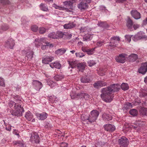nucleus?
<instances>
[{"label":"nucleus","instance_id":"f257e3e1","mask_svg":"<svg viewBox=\"0 0 147 147\" xmlns=\"http://www.w3.org/2000/svg\"><path fill=\"white\" fill-rule=\"evenodd\" d=\"M120 88L119 84H113L101 90L100 96L102 99L107 102H110L112 100L113 93L119 90Z\"/></svg>","mask_w":147,"mask_h":147},{"label":"nucleus","instance_id":"f03ea898","mask_svg":"<svg viewBox=\"0 0 147 147\" xmlns=\"http://www.w3.org/2000/svg\"><path fill=\"white\" fill-rule=\"evenodd\" d=\"M17 97H15V101L17 102L15 103L14 102H11L9 104V106L11 107L13 105H14V107L15 110L12 111L11 114L13 115L17 116H20L22 115V113L24 111V109L23 107L19 105L18 103L20 101L19 99H17Z\"/></svg>","mask_w":147,"mask_h":147},{"label":"nucleus","instance_id":"7ed1b4c3","mask_svg":"<svg viewBox=\"0 0 147 147\" xmlns=\"http://www.w3.org/2000/svg\"><path fill=\"white\" fill-rule=\"evenodd\" d=\"M63 3L65 7L58 6L56 8L59 9L61 10L71 11V10L70 9H72L73 8V3L70 1H66L64 2Z\"/></svg>","mask_w":147,"mask_h":147},{"label":"nucleus","instance_id":"20e7f679","mask_svg":"<svg viewBox=\"0 0 147 147\" xmlns=\"http://www.w3.org/2000/svg\"><path fill=\"white\" fill-rule=\"evenodd\" d=\"M91 115L89 117V122L92 123L95 121L98 116L99 113L96 110H93L90 112Z\"/></svg>","mask_w":147,"mask_h":147},{"label":"nucleus","instance_id":"39448f33","mask_svg":"<svg viewBox=\"0 0 147 147\" xmlns=\"http://www.w3.org/2000/svg\"><path fill=\"white\" fill-rule=\"evenodd\" d=\"M120 40V38L119 37L114 36L112 37L110 39L109 45L113 48L116 47L118 45L119 42Z\"/></svg>","mask_w":147,"mask_h":147},{"label":"nucleus","instance_id":"423d86ee","mask_svg":"<svg viewBox=\"0 0 147 147\" xmlns=\"http://www.w3.org/2000/svg\"><path fill=\"white\" fill-rule=\"evenodd\" d=\"M119 144L121 147H125L128 144V141L127 139L124 136H122L118 140Z\"/></svg>","mask_w":147,"mask_h":147},{"label":"nucleus","instance_id":"0eeeda50","mask_svg":"<svg viewBox=\"0 0 147 147\" xmlns=\"http://www.w3.org/2000/svg\"><path fill=\"white\" fill-rule=\"evenodd\" d=\"M30 140L33 143H38L39 142L40 138L37 133L32 132L31 133Z\"/></svg>","mask_w":147,"mask_h":147},{"label":"nucleus","instance_id":"6e6552de","mask_svg":"<svg viewBox=\"0 0 147 147\" xmlns=\"http://www.w3.org/2000/svg\"><path fill=\"white\" fill-rule=\"evenodd\" d=\"M127 56V55L126 54H121L116 57L115 59L117 62L123 63L125 62Z\"/></svg>","mask_w":147,"mask_h":147},{"label":"nucleus","instance_id":"1a4fd4ad","mask_svg":"<svg viewBox=\"0 0 147 147\" xmlns=\"http://www.w3.org/2000/svg\"><path fill=\"white\" fill-rule=\"evenodd\" d=\"M14 45V41L12 38H10L8 39L5 42L4 46L5 47L7 48L12 49Z\"/></svg>","mask_w":147,"mask_h":147},{"label":"nucleus","instance_id":"9d476101","mask_svg":"<svg viewBox=\"0 0 147 147\" xmlns=\"http://www.w3.org/2000/svg\"><path fill=\"white\" fill-rule=\"evenodd\" d=\"M54 57L52 56H46V57H43L42 59V62L45 64H49V63L51 62L54 59Z\"/></svg>","mask_w":147,"mask_h":147},{"label":"nucleus","instance_id":"9b49d317","mask_svg":"<svg viewBox=\"0 0 147 147\" xmlns=\"http://www.w3.org/2000/svg\"><path fill=\"white\" fill-rule=\"evenodd\" d=\"M147 71V63L142 64L140 68L138 69L139 73L144 74Z\"/></svg>","mask_w":147,"mask_h":147},{"label":"nucleus","instance_id":"f8f14e48","mask_svg":"<svg viewBox=\"0 0 147 147\" xmlns=\"http://www.w3.org/2000/svg\"><path fill=\"white\" fill-rule=\"evenodd\" d=\"M107 83L103 81H99L95 82L93 84L94 87L96 88H101L103 86H106Z\"/></svg>","mask_w":147,"mask_h":147},{"label":"nucleus","instance_id":"ddd939ff","mask_svg":"<svg viewBox=\"0 0 147 147\" xmlns=\"http://www.w3.org/2000/svg\"><path fill=\"white\" fill-rule=\"evenodd\" d=\"M25 117L26 119L29 121H31L32 122L35 121V119L33 118V114L30 111H28L26 113L25 115Z\"/></svg>","mask_w":147,"mask_h":147},{"label":"nucleus","instance_id":"4468645a","mask_svg":"<svg viewBox=\"0 0 147 147\" xmlns=\"http://www.w3.org/2000/svg\"><path fill=\"white\" fill-rule=\"evenodd\" d=\"M36 115L38 119L43 120L46 119L48 116V114L46 113L42 112L41 113H37Z\"/></svg>","mask_w":147,"mask_h":147},{"label":"nucleus","instance_id":"2eb2a0df","mask_svg":"<svg viewBox=\"0 0 147 147\" xmlns=\"http://www.w3.org/2000/svg\"><path fill=\"white\" fill-rule=\"evenodd\" d=\"M95 48L91 49H88L85 47H82V51L84 52H86L88 54L91 55L94 53Z\"/></svg>","mask_w":147,"mask_h":147},{"label":"nucleus","instance_id":"dca6fc26","mask_svg":"<svg viewBox=\"0 0 147 147\" xmlns=\"http://www.w3.org/2000/svg\"><path fill=\"white\" fill-rule=\"evenodd\" d=\"M131 13L132 16L136 19H139L141 17L140 13L137 10H132Z\"/></svg>","mask_w":147,"mask_h":147},{"label":"nucleus","instance_id":"f3484780","mask_svg":"<svg viewBox=\"0 0 147 147\" xmlns=\"http://www.w3.org/2000/svg\"><path fill=\"white\" fill-rule=\"evenodd\" d=\"M50 66L52 68H55L58 69H60L61 65L58 61H55L49 64Z\"/></svg>","mask_w":147,"mask_h":147},{"label":"nucleus","instance_id":"a211bd4d","mask_svg":"<svg viewBox=\"0 0 147 147\" xmlns=\"http://www.w3.org/2000/svg\"><path fill=\"white\" fill-rule=\"evenodd\" d=\"M33 85L36 87L37 89L40 90L42 87V83L38 81L35 80L33 81Z\"/></svg>","mask_w":147,"mask_h":147},{"label":"nucleus","instance_id":"6ab92c4d","mask_svg":"<svg viewBox=\"0 0 147 147\" xmlns=\"http://www.w3.org/2000/svg\"><path fill=\"white\" fill-rule=\"evenodd\" d=\"M75 26L76 24L73 22L65 24L64 25L63 27L65 29H69L75 27Z\"/></svg>","mask_w":147,"mask_h":147},{"label":"nucleus","instance_id":"aec40b11","mask_svg":"<svg viewBox=\"0 0 147 147\" xmlns=\"http://www.w3.org/2000/svg\"><path fill=\"white\" fill-rule=\"evenodd\" d=\"M47 39L45 38H42L40 39L37 38L35 39V41L38 42L40 44H42L43 43H47Z\"/></svg>","mask_w":147,"mask_h":147},{"label":"nucleus","instance_id":"412c9836","mask_svg":"<svg viewBox=\"0 0 147 147\" xmlns=\"http://www.w3.org/2000/svg\"><path fill=\"white\" fill-rule=\"evenodd\" d=\"M67 62L69 64V67H71L72 68L75 67L78 64H77V61H74L72 60L68 61Z\"/></svg>","mask_w":147,"mask_h":147},{"label":"nucleus","instance_id":"4be33fe9","mask_svg":"<svg viewBox=\"0 0 147 147\" xmlns=\"http://www.w3.org/2000/svg\"><path fill=\"white\" fill-rule=\"evenodd\" d=\"M90 81V79L86 76H82L81 79V81L83 83H89Z\"/></svg>","mask_w":147,"mask_h":147},{"label":"nucleus","instance_id":"5701e85b","mask_svg":"<svg viewBox=\"0 0 147 147\" xmlns=\"http://www.w3.org/2000/svg\"><path fill=\"white\" fill-rule=\"evenodd\" d=\"M13 144L14 145H18L21 147H24L25 144L22 140L17 141L13 142Z\"/></svg>","mask_w":147,"mask_h":147},{"label":"nucleus","instance_id":"b1692460","mask_svg":"<svg viewBox=\"0 0 147 147\" xmlns=\"http://www.w3.org/2000/svg\"><path fill=\"white\" fill-rule=\"evenodd\" d=\"M66 50L64 48L59 49L55 51V53L58 55H62L65 53Z\"/></svg>","mask_w":147,"mask_h":147},{"label":"nucleus","instance_id":"393cba45","mask_svg":"<svg viewBox=\"0 0 147 147\" xmlns=\"http://www.w3.org/2000/svg\"><path fill=\"white\" fill-rule=\"evenodd\" d=\"M136 35L138 36V39H139V40L142 38L147 39V36L145 35L142 32H140L136 34Z\"/></svg>","mask_w":147,"mask_h":147},{"label":"nucleus","instance_id":"a878e982","mask_svg":"<svg viewBox=\"0 0 147 147\" xmlns=\"http://www.w3.org/2000/svg\"><path fill=\"white\" fill-rule=\"evenodd\" d=\"M86 96L88 97L89 95L87 94L83 93L81 92L76 94V97H77V98H82L83 97L85 98Z\"/></svg>","mask_w":147,"mask_h":147},{"label":"nucleus","instance_id":"bb28decb","mask_svg":"<svg viewBox=\"0 0 147 147\" xmlns=\"http://www.w3.org/2000/svg\"><path fill=\"white\" fill-rule=\"evenodd\" d=\"M77 67L79 71L83 72L85 66L82 63H79L77 65Z\"/></svg>","mask_w":147,"mask_h":147},{"label":"nucleus","instance_id":"cd10ccee","mask_svg":"<svg viewBox=\"0 0 147 147\" xmlns=\"http://www.w3.org/2000/svg\"><path fill=\"white\" fill-rule=\"evenodd\" d=\"M40 9L42 11H48V7L47 5L43 3H41L40 5Z\"/></svg>","mask_w":147,"mask_h":147},{"label":"nucleus","instance_id":"c85d7f7f","mask_svg":"<svg viewBox=\"0 0 147 147\" xmlns=\"http://www.w3.org/2000/svg\"><path fill=\"white\" fill-rule=\"evenodd\" d=\"M129 58L130 61L133 62L138 59V56L136 54H132L130 55Z\"/></svg>","mask_w":147,"mask_h":147},{"label":"nucleus","instance_id":"c756f323","mask_svg":"<svg viewBox=\"0 0 147 147\" xmlns=\"http://www.w3.org/2000/svg\"><path fill=\"white\" fill-rule=\"evenodd\" d=\"M99 26L104 28H107L109 27V25L106 22H99L98 24Z\"/></svg>","mask_w":147,"mask_h":147},{"label":"nucleus","instance_id":"7c9ffc66","mask_svg":"<svg viewBox=\"0 0 147 147\" xmlns=\"http://www.w3.org/2000/svg\"><path fill=\"white\" fill-rule=\"evenodd\" d=\"M63 35V32L60 31H58L56 33H55V37H57V38H56V39L61 38H62Z\"/></svg>","mask_w":147,"mask_h":147},{"label":"nucleus","instance_id":"2f4dec72","mask_svg":"<svg viewBox=\"0 0 147 147\" xmlns=\"http://www.w3.org/2000/svg\"><path fill=\"white\" fill-rule=\"evenodd\" d=\"M81 119L83 121H88V122H89V117L87 115L82 114L81 116Z\"/></svg>","mask_w":147,"mask_h":147},{"label":"nucleus","instance_id":"473e14b6","mask_svg":"<svg viewBox=\"0 0 147 147\" xmlns=\"http://www.w3.org/2000/svg\"><path fill=\"white\" fill-rule=\"evenodd\" d=\"M121 89L124 90H126L128 89L129 86L127 83H123L121 85Z\"/></svg>","mask_w":147,"mask_h":147},{"label":"nucleus","instance_id":"72a5a7b5","mask_svg":"<svg viewBox=\"0 0 147 147\" xmlns=\"http://www.w3.org/2000/svg\"><path fill=\"white\" fill-rule=\"evenodd\" d=\"M133 25V22L130 19L128 18L127 21V27L129 28H131Z\"/></svg>","mask_w":147,"mask_h":147},{"label":"nucleus","instance_id":"f704fd0d","mask_svg":"<svg viewBox=\"0 0 147 147\" xmlns=\"http://www.w3.org/2000/svg\"><path fill=\"white\" fill-rule=\"evenodd\" d=\"M103 127L104 129H115L114 125L110 124L105 125Z\"/></svg>","mask_w":147,"mask_h":147},{"label":"nucleus","instance_id":"c9c22d12","mask_svg":"<svg viewBox=\"0 0 147 147\" xmlns=\"http://www.w3.org/2000/svg\"><path fill=\"white\" fill-rule=\"evenodd\" d=\"M130 115L133 116H135L137 115L138 113L137 110L135 109H132L130 110L129 112Z\"/></svg>","mask_w":147,"mask_h":147},{"label":"nucleus","instance_id":"e433bc0d","mask_svg":"<svg viewBox=\"0 0 147 147\" xmlns=\"http://www.w3.org/2000/svg\"><path fill=\"white\" fill-rule=\"evenodd\" d=\"M64 76L62 75H57L55 76L54 77V79L57 81H59L64 78Z\"/></svg>","mask_w":147,"mask_h":147},{"label":"nucleus","instance_id":"4c0bfd02","mask_svg":"<svg viewBox=\"0 0 147 147\" xmlns=\"http://www.w3.org/2000/svg\"><path fill=\"white\" fill-rule=\"evenodd\" d=\"M103 117L104 119H105L108 121L112 119V117L108 114H104L103 115Z\"/></svg>","mask_w":147,"mask_h":147},{"label":"nucleus","instance_id":"58836bf2","mask_svg":"<svg viewBox=\"0 0 147 147\" xmlns=\"http://www.w3.org/2000/svg\"><path fill=\"white\" fill-rule=\"evenodd\" d=\"M76 56L78 57L82 58L85 56L84 54L82 53H75Z\"/></svg>","mask_w":147,"mask_h":147},{"label":"nucleus","instance_id":"ea45409f","mask_svg":"<svg viewBox=\"0 0 147 147\" xmlns=\"http://www.w3.org/2000/svg\"><path fill=\"white\" fill-rule=\"evenodd\" d=\"M96 63L94 60H90L88 62V64L90 66H92L96 64Z\"/></svg>","mask_w":147,"mask_h":147},{"label":"nucleus","instance_id":"a19ab883","mask_svg":"<svg viewBox=\"0 0 147 147\" xmlns=\"http://www.w3.org/2000/svg\"><path fill=\"white\" fill-rule=\"evenodd\" d=\"M32 30L34 32L37 31L38 29V27L36 25H33L31 27Z\"/></svg>","mask_w":147,"mask_h":147},{"label":"nucleus","instance_id":"79ce46f5","mask_svg":"<svg viewBox=\"0 0 147 147\" xmlns=\"http://www.w3.org/2000/svg\"><path fill=\"white\" fill-rule=\"evenodd\" d=\"M55 32H52L49 34L48 35V36L50 38H52L53 39H56L57 37H55Z\"/></svg>","mask_w":147,"mask_h":147},{"label":"nucleus","instance_id":"37998d69","mask_svg":"<svg viewBox=\"0 0 147 147\" xmlns=\"http://www.w3.org/2000/svg\"><path fill=\"white\" fill-rule=\"evenodd\" d=\"M100 71H101L98 72V74L101 76L105 75V69L103 70V69H102L101 68H100Z\"/></svg>","mask_w":147,"mask_h":147},{"label":"nucleus","instance_id":"c03bdc74","mask_svg":"<svg viewBox=\"0 0 147 147\" xmlns=\"http://www.w3.org/2000/svg\"><path fill=\"white\" fill-rule=\"evenodd\" d=\"M47 82L49 85L51 87H53L52 85L54 86L56 84L54 82L49 80H48L47 81Z\"/></svg>","mask_w":147,"mask_h":147},{"label":"nucleus","instance_id":"a18cd8bd","mask_svg":"<svg viewBox=\"0 0 147 147\" xmlns=\"http://www.w3.org/2000/svg\"><path fill=\"white\" fill-rule=\"evenodd\" d=\"M33 52L31 51L30 53L28 54L27 53V57L28 59L30 60L33 57Z\"/></svg>","mask_w":147,"mask_h":147},{"label":"nucleus","instance_id":"49530a36","mask_svg":"<svg viewBox=\"0 0 147 147\" xmlns=\"http://www.w3.org/2000/svg\"><path fill=\"white\" fill-rule=\"evenodd\" d=\"M46 31L44 27L40 28L39 29V32L40 34H43Z\"/></svg>","mask_w":147,"mask_h":147},{"label":"nucleus","instance_id":"de8ad7c7","mask_svg":"<svg viewBox=\"0 0 147 147\" xmlns=\"http://www.w3.org/2000/svg\"><path fill=\"white\" fill-rule=\"evenodd\" d=\"M9 28V26L6 25H4L3 26H2L1 27V30H3V31H5Z\"/></svg>","mask_w":147,"mask_h":147},{"label":"nucleus","instance_id":"09e8293b","mask_svg":"<svg viewBox=\"0 0 147 147\" xmlns=\"http://www.w3.org/2000/svg\"><path fill=\"white\" fill-rule=\"evenodd\" d=\"M125 40L129 42L131 40V36L129 35H126L125 36Z\"/></svg>","mask_w":147,"mask_h":147},{"label":"nucleus","instance_id":"8fccbe9b","mask_svg":"<svg viewBox=\"0 0 147 147\" xmlns=\"http://www.w3.org/2000/svg\"><path fill=\"white\" fill-rule=\"evenodd\" d=\"M90 36L88 35V36H85L83 38V41H87L90 40Z\"/></svg>","mask_w":147,"mask_h":147},{"label":"nucleus","instance_id":"3c124183","mask_svg":"<svg viewBox=\"0 0 147 147\" xmlns=\"http://www.w3.org/2000/svg\"><path fill=\"white\" fill-rule=\"evenodd\" d=\"M0 86H5L4 83V80L1 77H0Z\"/></svg>","mask_w":147,"mask_h":147},{"label":"nucleus","instance_id":"603ef678","mask_svg":"<svg viewBox=\"0 0 147 147\" xmlns=\"http://www.w3.org/2000/svg\"><path fill=\"white\" fill-rule=\"evenodd\" d=\"M140 96L141 97H145L147 96V93L145 92H140Z\"/></svg>","mask_w":147,"mask_h":147},{"label":"nucleus","instance_id":"864d4df0","mask_svg":"<svg viewBox=\"0 0 147 147\" xmlns=\"http://www.w3.org/2000/svg\"><path fill=\"white\" fill-rule=\"evenodd\" d=\"M132 40L135 41H137V40H139L138 39V36L136 34L132 38Z\"/></svg>","mask_w":147,"mask_h":147},{"label":"nucleus","instance_id":"5fc2aeb1","mask_svg":"<svg viewBox=\"0 0 147 147\" xmlns=\"http://www.w3.org/2000/svg\"><path fill=\"white\" fill-rule=\"evenodd\" d=\"M56 99V98L54 96H50L49 98V100L51 101L52 102H54V101L55 100V99Z\"/></svg>","mask_w":147,"mask_h":147},{"label":"nucleus","instance_id":"6e6d98bb","mask_svg":"<svg viewBox=\"0 0 147 147\" xmlns=\"http://www.w3.org/2000/svg\"><path fill=\"white\" fill-rule=\"evenodd\" d=\"M67 146V144L65 142H62L60 144V146L61 147H66Z\"/></svg>","mask_w":147,"mask_h":147},{"label":"nucleus","instance_id":"4d7b16f0","mask_svg":"<svg viewBox=\"0 0 147 147\" xmlns=\"http://www.w3.org/2000/svg\"><path fill=\"white\" fill-rule=\"evenodd\" d=\"M126 107L127 108H130L132 107L131 104L130 103L127 102L126 104Z\"/></svg>","mask_w":147,"mask_h":147},{"label":"nucleus","instance_id":"13d9d810","mask_svg":"<svg viewBox=\"0 0 147 147\" xmlns=\"http://www.w3.org/2000/svg\"><path fill=\"white\" fill-rule=\"evenodd\" d=\"M70 96L71 97V98L72 99L77 98V97H76V94H71Z\"/></svg>","mask_w":147,"mask_h":147},{"label":"nucleus","instance_id":"bf43d9fd","mask_svg":"<svg viewBox=\"0 0 147 147\" xmlns=\"http://www.w3.org/2000/svg\"><path fill=\"white\" fill-rule=\"evenodd\" d=\"M13 133L19 136V134L18 131V130L17 129H14L13 131Z\"/></svg>","mask_w":147,"mask_h":147},{"label":"nucleus","instance_id":"052dcab7","mask_svg":"<svg viewBox=\"0 0 147 147\" xmlns=\"http://www.w3.org/2000/svg\"><path fill=\"white\" fill-rule=\"evenodd\" d=\"M103 42L101 41H98L97 43V45L98 46H100L102 45Z\"/></svg>","mask_w":147,"mask_h":147},{"label":"nucleus","instance_id":"680f3d73","mask_svg":"<svg viewBox=\"0 0 147 147\" xmlns=\"http://www.w3.org/2000/svg\"><path fill=\"white\" fill-rule=\"evenodd\" d=\"M47 46V44L46 45H42L41 46V49L43 50H44L46 49Z\"/></svg>","mask_w":147,"mask_h":147},{"label":"nucleus","instance_id":"e2e57ef3","mask_svg":"<svg viewBox=\"0 0 147 147\" xmlns=\"http://www.w3.org/2000/svg\"><path fill=\"white\" fill-rule=\"evenodd\" d=\"M142 114L144 115H147V110L146 109H144Z\"/></svg>","mask_w":147,"mask_h":147},{"label":"nucleus","instance_id":"0e129e2a","mask_svg":"<svg viewBox=\"0 0 147 147\" xmlns=\"http://www.w3.org/2000/svg\"><path fill=\"white\" fill-rule=\"evenodd\" d=\"M47 45V46H49L50 47H52L53 46V45L52 44H50L49 43L47 42V43L46 44Z\"/></svg>","mask_w":147,"mask_h":147},{"label":"nucleus","instance_id":"69168bd1","mask_svg":"<svg viewBox=\"0 0 147 147\" xmlns=\"http://www.w3.org/2000/svg\"><path fill=\"white\" fill-rule=\"evenodd\" d=\"M127 0H116V1L118 3H123V2L126 1Z\"/></svg>","mask_w":147,"mask_h":147},{"label":"nucleus","instance_id":"338daca9","mask_svg":"<svg viewBox=\"0 0 147 147\" xmlns=\"http://www.w3.org/2000/svg\"><path fill=\"white\" fill-rule=\"evenodd\" d=\"M139 26V25H133V27L135 30Z\"/></svg>","mask_w":147,"mask_h":147},{"label":"nucleus","instance_id":"774afa93","mask_svg":"<svg viewBox=\"0 0 147 147\" xmlns=\"http://www.w3.org/2000/svg\"><path fill=\"white\" fill-rule=\"evenodd\" d=\"M143 24L144 25H146L147 24V17L146 18L145 20L143 21Z\"/></svg>","mask_w":147,"mask_h":147}]
</instances>
